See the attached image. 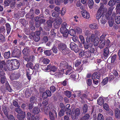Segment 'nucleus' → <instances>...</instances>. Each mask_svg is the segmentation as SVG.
I'll use <instances>...</instances> for the list:
<instances>
[{
    "label": "nucleus",
    "instance_id": "f257e3e1",
    "mask_svg": "<svg viewBox=\"0 0 120 120\" xmlns=\"http://www.w3.org/2000/svg\"><path fill=\"white\" fill-rule=\"evenodd\" d=\"M67 26V23L65 22H64L60 30V32L63 34V37L65 38H67L68 35V30L66 28Z\"/></svg>",
    "mask_w": 120,
    "mask_h": 120
},
{
    "label": "nucleus",
    "instance_id": "f03ea898",
    "mask_svg": "<svg viewBox=\"0 0 120 120\" xmlns=\"http://www.w3.org/2000/svg\"><path fill=\"white\" fill-rule=\"evenodd\" d=\"M58 48L59 51L61 52H70V51L67 48L66 45L64 43H60L58 44Z\"/></svg>",
    "mask_w": 120,
    "mask_h": 120
},
{
    "label": "nucleus",
    "instance_id": "7ed1b4c3",
    "mask_svg": "<svg viewBox=\"0 0 120 120\" xmlns=\"http://www.w3.org/2000/svg\"><path fill=\"white\" fill-rule=\"evenodd\" d=\"M101 6L98 9L97 14L96 16V18L97 19H99L102 16L106 14V13L104 12V5L103 4L101 3Z\"/></svg>",
    "mask_w": 120,
    "mask_h": 120
},
{
    "label": "nucleus",
    "instance_id": "20e7f679",
    "mask_svg": "<svg viewBox=\"0 0 120 120\" xmlns=\"http://www.w3.org/2000/svg\"><path fill=\"white\" fill-rule=\"evenodd\" d=\"M80 114V110L78 108L73 109L71 113V117L73 120L75 119L76 117L79 116Z\"/></svg>",
    "mask_w": 120,
    "mask_h": 120
},
{
    "label": "nucleus",
    "instance_id": "39448f33",
    "mask_svg": "<svg viewBox=\"0 0 120 120\" xmlns=\"http://www.w3.org/2000/svg\"><path fill=\"white\" fill-rule=\"evenodd\" d=\"M100 41H101L100 43L99 47L100 49L103 48L105 45L108 47L110 44V42L109 39L103 40Z\"/></svg>",
    "mask_w": 120,
    "mask_h": 120
},
{
    "label": "nucleus",
    "instance_id": "423d86ee",
    "mask_svg": "<svg viewBox=\"0 0 120 120\" xmlns=\"http://www.w3.org/2000/svg\"><path fill=\"white\" fill-rule=\"evenodd\" d=\"M60 67L61 69L64 70L67 69H71L72 68L71 66H68V64L65 61H62L60 63Z\"/></svg>",
    "mask_w": 120,
    "mask_h": 120
},
{
    "label": "nucleus",
    "instance_id": "0eeeda50",
    "mask_svg": "<svg viewBox=\"0 0 120 120\" xmlns=\"http://www.w3.org/2000/svg\"><path fill=\"white\" fill-rule=\"evenodd\" d=\"M62 22V20L61 18H58L54 23V27L56 29L59 28L60 25L61 24Z\"/></svg>",
    "mask_w": 120,
    "mask_h": 120
},
{
    "label": "nucleus",
    "instance_id": "6e6552de",
    "mask_svg": "<svg viewBox=\"0 0 120 120\" xmlns=\"http://www.w3.org/2000/svg\"><path fill=\"white\" fill-rule=\"evenodd\" d=\"M110 15L108 13H106L105 15H104L101 19L100 22L102 24H105L107 22V19H109Z\"/></svg>",
    "mask_w": 120,
    "mask_h": 120
},
{
    "label": "nucleus",
    "instance_id": "1a4fd4ad",
    "mask_svg": "<svg viewBox=\"0 0 120 120\" xmlns=\"http://www.w3.org/2000/svg\"><path fill=\"white\" fill-rule=\"evenodd\" d=\"M20 76V74L18 72H15L11 75L10 78L11 80H16L18 79Z\"/></svg>",
    "mask_w": 120,
    "mask_h": 120
},
{
    "label": "nucleus",
    "instance_id": "9d476101",
    "mask_svg": "<svg viewBox=\"0 0 120 120\" xmlns=\"http://www.w3.org/2000/svg\"><path fill=\"white\" fill-rule=\"evenodd\" d=\"M70 48L72 50L74 51L75 52H77L79 51L78 45L73 42H71L70 44Z\"/></svg>",
    "mask_w": 120,
    "mask_h": 120
},
{
    "label": "nucleus",
    "instance_id": "9b49d317",
    "mask_svg": "<svg viewBox=\"0 0 120 120\" xmlns=\"http://www.w3.org/2000/svg\"><path fill=\"white\" fill-rule=\"evenodd\" d=\"M20 65V63L18 60H14L12 61V70H14L18 68Z\"/></svg>",
    "mask_w": 120,
    "mask_h": 120
},
{
    "label": "nucleus",
    "instance_id": "f8f14e48",
    "mask_svg": "<svg viewBox=\"0 0 120 120\" xmlns=\"http://www.w3.org/2000/svg\"><path fill=\"white\" fill-rule=\"evenodd\" d=\"M26 116L28 120H39L38 116H36L35 117L34 116L31 115L30 113L28 112L26 114Z\"/></svg>",
    "mask_w": 120,
    "mask_h": 120
},
{
    "label": "nucleus",
    "instance_id": "ddd939ff",
    "mask_svg": "<svg viewBox=\"0 0 120 120\" xmlns=\"http://www.w3.org/2000/svg\"><path fill=\"white\" fill-rule=\"evenodd\" d=\"M12 62H11V61L9 60H7L6 61V66L7 68L8 69L9 71H11L12 70Z\"/></svg>",
    "mask_w": 120,
    "mask_h": 120
},
{
    "label": "nucleus",
    "instance_id": "4468645a",
    "mask_svg": "<svg viewBox=\"0 0 120 120\" xmlns=\"http://www.w3.org/2000/svg\"><path fill=\"white\" fill-rule=\"evenodd\" d=\"M82 14L83 17L86 19H89L90 17L89 13L86 10L84 11Z\"/></svg>",
    "mask_w": 120,
    "mask_h": 120
},
{
    "label": "nucleus",
    "instance_id": "2eb2a0df",
    "mask_svg": "<svg viewBox=\"0 0 120 120\" xmlns=\"http://www.w3.org/2000/svg\"><path fill=\"white\" fill-rule=\"evenodd\" d=\"M6 64V63L4 61H0V68H3V70L5 71L7 70Z\"/></svg>",
    "mask_w": 120,
    "mask_h": 120
},
{
    "label": "nucleus",
    "instance_id": "dca6fc26",
    "mask_svg": "<svg viewBox=\"0 0 120 120\" xmlns=\"http://www.w3.org/2000/svg\"><path fill=\"white\" fill-rule=\"evenodd\" d=\"M48 68L51 71L55 72L56 71L57 68L55 66L52 65L51 64H49L47 66Z\"/></svg>",
    "mask_w": 120,
    "mask_h": 120
},
{
    "label": "nucleus",
    "instance_id": "f3484780",
    "mask_svg": "<svg viewBox=\"0 0 120 120\" xmlns=\"http://www.w3.org/2000/svg\"><path fill=\"white\" fill-rule=\"evenodd\" d=\"M43 34L44 35V36L43 37L42 41L43 42L45 43L48 40V38L47 36H46L47 35V33L46 32H43Z\"/></svg>",
    "mask_w": 120,
    "mask_h": 120
},
{
    "label": "nucleus",
    "instance_id": "a211bd4d",
    "mask_svg": "<svg viewBox=\"0 0 120 120\" xmlns=\"http://www.w3.org/2000/svg\"><path fill=\"white\" fill-rule=\"evenodd\" d=\"M17 108H16L15 109V111L17 113L19 114H24L25 116L26 115L25 113V112H23L22 110L20 108V107H17Z\"/></svg>",
    "mask_w": 120,
    "mask_h": 120
},
{
    "label": "nucleus",
    "instance_id": "6ab92c4d",
    "mask_svg": "<svg viewBox=\"0 0 120 120\" xmlns=\"http://www.w3.org/2000/svg\"><path fill=\"white\" fill-rule=\"evenodd\" d=\"M35 20L36 21L35 25L37 28L41 24L39 19L38 17H35L34 18Z\"/></svg>",
    "mask_w": 120,
    "mask_h": 120
},
{
    "label": "nucleus",
    "instance_id": "aec40b11",
    "mask_svg": "<svg viewBox=\"0 0 120 120\" xmlns=\"http://www.w3.org/2000/svg\"><path fill=\"white\" fill-rule=\"evenodd\" d=\"M3 111L4 114L6 116L8 115V113L9 111V109L8 108L5 106L3 107Z\"/></svg>",
    "mask_w": 120,
    "mask_h": 120
},
{
    "label": "nucleus",
    "instance_id": "412c9836",
    "mask_svg": "<svg viewBox=\"0 0 120 120\" xmlns=\"http://www.w3.org/2000/svg\"><path fill=\"white\" fill-rule=\"evenodd\" d=\"M114 113L116 117V118L119 117V115H120V110L117 108H116L114 110Z\"/></svg>",
    "mask_w": 120,
    "mask_h": 120
},
{
    "label": "nucleus",
    "instance_id": "4be33fe9",
    "mask_svg": "<svg viewBox=\"0 0 120 120\" xmlns=\"http://www.w3.org/2000/svg\"><path fill=\"white\" fill-rule=\"evenodd\" d=\"M100 77V75L97 73H94L92 75V79H99Z\"/></svg>",
    "mask_w": 120,
    "mask_h": 120
},
{
    "label": "nucleus",
    "instance_id": "5701e85b",
    "mask_svg": "<svg viewBox=\"0 0 120 120\" xmlns=\"http://www.w3.org/2000/svg\"><path fill=\"white\" fill-rule=\"evenodd\" d=\"M40 112V109L38 107H35L33 109L32 113L34 114H37L38 113Z\"/></svg>",
    "mask_w": 120,
    "mask_h": 120
},
{
    "label": "nucleus",
    "instance_id": "b1692460",
    "mask_svg": "<svg viewBox=\"0 0 120 120\" xmlns=\"http://www.w3.org/2000/svg\"><path fill=\"white\" fill-rule=\"evenodd\" d=\"M14 86L18 89H20L22 86L21 82H16L14 83Z\"/></svg>",
    "mask_w": 120,
    "mask_h": 120
},
{
    "label": "nucleus",
    "instance_id": "393cba45",
    "mask_svg": "<svg viewBox=\"0 0 120 120\" xmlns=\"http://www.w3.org/2000/svg\"><path fill=\"white\" fill-rule=\"evenodd\" d=\"M5 25L6 28L7 33L8 34H9L10 33L11 30V27L10 25L8 23L6 24Z\"/></svg>",
    "mask_w": 120,
    "mask_h": 120
},
{
    "label": "nucleus",
    "instance_id": "a878e982",
    "mask_svg": "<svg viewBox=\"0 0 120 120\" xmlns=\"http://www.w3.org/2000/svg\"><path fill=\"white\" fill-rule=\"evenodd\" d=\"M104 102V99L101 97H100L97 100L98 104L100 105L103 104Z\"/></svg>",
    "mask_w": 120,
    "mask_h": 120
},
{
    "label": "nucleus",
    "instance_id": "bb28decb",
    "mask_svg": "<svg viewBox=\"0 0 120 120\" xmlns=\"http://www.w3.org/2000/svg\"><path fill=\"white\" fill-rule=\"evenodd\" d=\"M100 40V39L98 37H97L93 41L94 45L95 46H97L98 45L99 41Z\"/></svg>",
    "mask_w": 120,
    "mask_h": 120
},
{
    "label": "nucleus",
    "instance_id": "cd10ccee",
    "mask_svg": "<svg viewBox=\"0 0 120 120\" xmlns=\"http://www.w3.org/2000/svg\"><path fill=\"white\" fill-rule=\"evenodd\" d=\"M83 114V116L82 117V119H84L86 120H88L90 118V115L88 113H82Z\"/></svg>",
    "mask_w": 120,
    "mask_h": 120
},
{
    "label": "nucleus",
    "instance_id": "c85d7f7f",
    "mask_svg": "<svg viewBox=\"0 0 120 120\" xmlns=\"http://www.w3.org/2000/svg\"><path fill=\"white\" fill-rule=\"evenodd\" d=\"M9 2L10 5V6L11 8L15 7L16 2L15 0H9Z\"/></svg>",
    "mask_w": 120,
    "mask_h": 120
},
{
    "label": "nucleus",
    "instance_id": "c756f323",
    "mask_svg": "<svg viewBox=\"0 0 120 120\" xmlns=\"http://www.w3.org/2000/svg\"><path fill=\"white\" fill-rule=\"evenodd\" d=\"M98 25L96 24H92L90 25L89 27L92 29H96L98 28Z\"/></svg>",
    "mask_w": 120,
    "mask_h": 120
},
{
    "label": "nucleus",
    "instance_id": "7c9ffc66",
    "mask_svg": "<svg viewBox=\"0 0 120 120\" xmlns=\"http://www.w3.org/2000/svg\"><path fill=\"white\" fill-rule=\"evenodd\" d=\"M88 6L89 8H92L94 5V2L93 0H88Z\"/></svg>",
    "mask_w": 120,
    "mask_h": 120
},
{
    "label": "nucleus",
    "instance_id": "2f4dec72",
    "mask_svg": "<svg viewBox=\"0 0 120 120\" xmlns=\"http://www.w3.org/2000/svg\"><path fill=\"white\" fill-rule=\"evenodd\" d=\"M83 110L82 113H86L87 112L88 109V106L86 104L84 105L82 108Z\"/></svg>",
    "mask_w": 120,
    "mask_h": 120
},
{
    "label": "nucleus",
    "instance_id": "473e14b6",
    "mask_svg": "<svg viewBox=\"0 0 120 120\" xmlns=\"http://www.w3.org/2000/svg\"><path fill=\"white\" fill-rule=\"evenodd\" d=\"M68 34H69L71 36H75L76 34L75 31L73 29H71L69 31H68Z\"/></svg>",
    "mask_w": 120,
    "mask_h": 120
},
{
    "label": "nucleus",
    "instance_id": "72a5a7b5",
    "mask_svg": "<svg viewBox=\"0 0 120 120\" xmlns=\"http://www.w3.org/2000/svg\"><path fill=\"white\" fill-rule=\"evenodd\" d=\"M1 76V80H0L1 83L2 84H4L6 81V78H5V76L4 75H2Z\"/></svg>",
    "mask_w": 120,
    "mask_h": 120
},
{
    "label": "nucleus",
    "instance_id": "f704fd0d",
    "mask_svg": "<svg viewBox=\"0 0 120 120\" xmlns=\"http://www.w3.org/2000/svg\"><path fill=\"white\" fill-rule=\"evenodd\" d=\"M34 14H31L30 13H27L26 15V18H29L31 19H33L34 18Z\"/></svg>",
    "mask_w": 120,
    "mask_h": 120
},
{
    "label": "nucleus",
    "instance_id": "c9c22d12",
    "mask_svg": "<svg viewBox=\"0 0 120 120\" xmlns=\"http://www.w3.org/2000/svg\"><path fill=\"white\" fill-rule=\"evenodd\" d=\"M6 39L5 37L2 34H0V41L2 42H5Z\"/></svg>",
    "mask_w": 120,
    "mask_h": 120
},
{
    "label": "nucleus",
    "instance_id": "e433bc0d",
    "mask_svg": "<svg viewBox=\"0 0 120 120\" xmlns=\"http://www.w3.org/2000/svg\"><path fill=\"white\" fill-rule=\"evenodd\" d=\"M116 4L115 0H110L108 3V5L112 7Z\"/></svg>",
    "mask_w": 120,
    "mask_h": 120
},
{
    "label": "nucleus",
    "instance_id": "4c0bfd02",
    "mask_svg": "<svg viewBox=\"0 0 120 120\" xmlns=\"http://www.w3.org/2000/svg\"><path fill=\"white\" fill-rule=\"evenodd\" d=\"M98 120H104V117L103 115L101 113H99L98 116Z\"/></svg>",
    "mask_w": 120,
    "mask_h": 120
},
{
    "label": "nucleus",
    "instance_id": "58836bf2",
    "mask_svg": "<svg viewBox=\"0 0 120 120\" xmlns=\"http://www.w3.org/2000/svg\"><path fill=\"white\" fill-rule=\"evenodd\" d=\"M53 22V21L51 20L50 19L48 20L47 22V24L48 26L49 27H51Z\"/></svg>",
    "mask_w": 120,
    "mask_h": 120
},
{
    "label": "nucleus",
    "instance_id": "ea45409f",
    "mask_svg": "<svg viewBox=\"0 0 120 120\" xmlns=\"http://www.w3.org/2000/svg\"><path fill=\"white\" fill-rule=\"evenodd\" d=\"M65 110L64 109L60 110L59 113V115L60 117H61L64 115L65 112Z\"/></svg>",
    "mask_w": 120,
    "mask_h": 120
},
{
    "label": "nucleus",
    "instance_id": "a19ab883",
    "mask_svg": "<svg viewBox=\"0 0 120 120\" xmlns=\"http://www.w3.org/2000/svg\"><path fill=\"white\" fill-rule=\"evenodd\" d=\"M116 22L118 24L120 23V16H117L115 19Z\"/></svg>",
    "mask_w": 120,
    "mask_h": 120
},
{
    "label": "nucleus",
    "instance_id": "79ce46f5",
    "mask_svg": "<svg viewBox=\"0 0 120 120\" xmlns=\"http://www.w3.org/2000/svg\"><path fill=\"white\" fill-rule=\"evenodd\" d=\"M59 13L56 12H53L52 14V16L54 18H56L59 16Z\"/></svg>",
    "mask_w": 120,
    "mask_h": 120
},
{
    "label": "nucleus",
    "instance_id": "37998d69",
    "mask_svg": "<svg viewBox=\"0 0 120 120\" xmlns=\"http://www.w3.org/2000/svg\"><path fill=\"white\" fill-rule=\"evenodd\" d=\"M65 94L68 98H70L71 96V92L68 91H66L64 92Z\"/></svg>",
    "mask_w": 120,
    "mask_h": 120
},
{
    "label": "nucleus",
    "instance_id": "c03bdc74",
    "mask_svg": "<svg viewBox=\"0 0 120 120\" xmlns=\"http://www.w3.org/2000/svg\"><path fill=\"white\" fill-rule=\"evenodd\" d=\"M6 84L7 85L6 86V87L7 90H8L10 92H12L13 90L11 89L9 85L8 84V82H6Z\"/></svg>",
    "mask_w": 120,
    "mask_h": 120
},
{
    "label": "nucleus",
    "instance_id": "a18cd8bd",
    "mask_svg": "<svg viewBox=\"0 0 120 120\" xmlns=\"http://www.w3.org/2000/svg\"><path fill=\"white\" fill-rule=\"evenodd\" d=\"M114 8L113 7H111L109 8L108 10V12L106 13H108L109 15H110V16H111V14L112 13V11L113 10Z\"/></svg>",
    "mask_w": 120,
    "mask_h": 120
},
{
    "label": "nucleus",
    "instance_id": "49530a36",
    "mask_svg": "<svg viewBox=\"0 0 120 120\" xmlns=\"http://www.w3.org/2000/svg\"><path fill=\"white\" fill-rule=\"evenodd\" d=\"M40 36L36 35H35L33 38L34 40L36 42L40 40Z\"/></svg>",
    "mask_w": 120,
    "mask_h": 120
},
{
    "label": "nucleus",
    "instance_id": "de8ad7c7",
    "mask_svg": "<svg viewBox=\"0 0 120 120\" xmlns=\"http://www.w3.org/2000/svg\"><path fill=\"white\" fill-rule=\"evenodd\" d=\"M16 4L17 7L19 8H20L22 6H23V3L21 2H17Z\"/></svg>",
    "mask_w": 120,
    "mask_h": 120
},
{
    "label": "nucleus",
    "instance_id": "09e8293b",
    "mask_svg": "<svg viewBox=\"0 0 120 120\" xmlns=\"http://www.w3.org/2000/svg\"><path fill=\"white\" fill-rule=\"evenodd\" d=\"M7 118L10 120H15L14 116L11 114H10L7 116Z\"/></svg>",
    "mask_w": 120,
    "mask_h": 120
},
{
    "label": "nucleus",
    "instance_id": "8fccbe9b",
    "mask_svg": "<svg viewBox=\"0 0 120 120\" xmlns=\"http://www.w3.org/2000/svg\"><path fill=\"white\" fill-rule=\"evenodd\" d=\"M49 117L51 120H54L55 118L53 115V114L51 111H50L49 112Z\"/></svg>",
    "mask_w": 120,
    "mask_h": 120
},
{
    "label": "nucleus",
    "instance_id": "3c124183",
    "mask_svg": "<svg viewBox=\"0 0 120 120\" xmlns=\"http://www.w3.org/2000/svg\"><path fill=\"white\" fill-rule=\"evenodd\" d=\"M29 69H28L27 71V72L26 74V76L28 78V79H29V81H30L31 79V74L30 73V72H29L28 71Z\"/></svg>",
    "mask_w": 120,
    "mask_h": 120
},
{
    "label": "nucleus",
    "instance_id": "603ef678",
    "mask_svg": "<svg viewBox=\"0 0 120 120\" xmlns=\"http://www.w3.org/2000/svg\"><path fill=\"white\" fill-rule=\"evenodd\" d=\"M104 108L106 111H108L109 109V106L106 103L104 104L103 106Z\"/></svg>",
    "mask_w": 120,
    "mask_h": 120
},
{
    "label": "nucleus",
    "instance_id": "864d4df0",
    "mask_svg": "<svg viewBox=\"0 0 120 120\" xmlns=\"http://www.w3.org/2000/svg\"><path fill=\"white\" fill-rule=\"evenodd\" d=\"M26 66L27 67H30L31 69H34V67L33 68V64L31 62H30L27 63L26 65Z\"/></svg>",
    "mask_w": 120,
    "mask_h": 120
},
{
    "label": "nucleus",
    "instance_id": "5fc2aeb1",
    "mask_svg": "<svg viewBox=\"0 0 120 120\" xmlns=\"http://www.w3.org/2000/svg\"><path fill=\"white\" fill-rule=\"evenodd\" d=\"M30 51L29 48L26 47L22 51V52H28Z\"/></svg>",
    "mask_w": 120,
    "mask_h": 120
},
{
    "label": "nucleus",
    "instance_id": "6e6d98bb",
    "mask_svg": "<svg viewBox=\"0 0 120 120\" xmlns=\"http://www.w3.org/2000/svg\"><path fill=\"white\" fill-rule=\"evenodd\" d=\"M75 32H76L78 33H80L82 32V30L79 27H75Z\"/></svg>",
    "mask_w": 120,
    "mask_h": 120
},
{
    "label": "nucleus",
    "instance_id": "4d7b16f0",
    "mask_svg": "<svg viewBox=\"0 0 120 120\" xmlns=\"http://www.w3.org/2000/svg\"><path fill=\"white\" fill-rule=\"evenodd\" d=\"M82 44H84V46L85 48L86 49H88L89 47V45H90V44L88 42H85L84 43H82Z\"/></svg>",
    "mask_w": 120,
    "mask_h": 120
},
{
    "label": "nucleus",
    "instance_id": "13d9d810",
    "mask_svg": "<svg viewBox=\"0 0 120 120\" xmlns=\"http://www.w3.org/2000/svg\"><path fill=\"white\" fill-rule=\"evenodd\" d=\"M50 62V60L48 59H44L42 60L43 63L45 64H48Z\"/></svg>",
    "mask_w": 120,
    "mask_h": 120
},
{
    "label": "nucleus",
    "instance_id": "bf43d9fd",
    "mask_svg": "<svg viewBox=\"0 0 120 120\" xmlns=\"http://www.w3.org/2000/svg\"><path fill=\"white\" fill-rule=\"evenodd\" d=\"M20 22L23 26L26 25V21L24 19H20L19 20Z\"/></svg>",
    "mask_w": 120,
    "mask_h": 120
},
{
    "label": "nucleus",
    "instance_id": "052dcab7",
    "mask_svg": "<svg viewBox=\"0 0 120 120\" xmlns=\"http://www.w3.org/2000/svg\"><path fill=\"white\" fill-rule=\"evenodd\" d=\"M36 99V98L34 97H32L30 99V101L31 103H34L35 102Z\"/></svg>",
    "mask_w": 120,
    "mask_h": 120
},
{
    "label": "nucleus",
    "instance_id": "680f3d73",
    "mask_svg": "<svg viewBox=\"0 0 120 120\" xmlns=\"http://www.w3.org/2000/svg\"><path fill=\"white\" fill-rule=\"evenodd\" d=\"M25 95L26 97V98L29 97L31 95L30 92L27 90H26L25 93Z\"/></svg>",
    "mask_w": 120,
    "mask_h": 120
},
{
    "label": "nucleus",
    "instance_id": "e2e57ef3",
    "mask_svg": "<svg viewBox=\"0 0 120 120\" xmlns=\"http://www.w3.org/2000/svg\"><path fill=\"white\" fill-rule=\"evenodd\" d=\"M53 52H57V47L55 45L53 46L52 49Z\"/></svg>",
    "mask_w": 120,
    "mask_h": 120
},
{
    "label": "nucleus",
    "instance_id": "0e129e2a",
    "mask_svg": "<svg viewBox=\"0 0 120 120\" xmlns=\"http://www.w3.org/2000/svg\"><path fill=\"white\" fill-rule=\"evenodd\" d=\"M79 38L82 43H84L85 40L83 37L81 35H80Z\"/></svg>",
    "mask_w": 120,
    "mask_h": 120
},
{
    "label": "nucleus",
    "instance_id": "69168bd1",
    "mask_svg": "<svg viewBox=\"0 0 120 120\" xmlns=\"http://www.w3.org/2000/svg\"><path fill=\"white\" fill-rule=\"evenodd\" d=\"M61 2L62 3V0H55V3L57 5H60Z\"/></svg>",
    "mask_w": 120,
    "mask_h": 120
},
{
    "label": "nucleus",
    "instance_id": "338daca9",
    "mask_svg": "<svg viewBox=\"0 0 120 120\" xmlns=\"http://www.w3.org/2000/svg\"><path fill=\"white\" fill-rule=\"evenodd\" d=\"M108 79L107 78L104 79L101 82L104 85H105L108 82Z\"/></svg>",
    "mask_w": 120,
    "mask_h": 120
},
{
    "label": "nucleus",
    "instance_id": "774afa93",
    "mask_svg": "<svg viewBox=\"0 0 120 120\" xmlns=\"http://www.w3.org/2000/svg\"><path fill=\"white\" fill-rule=\"evenodd\" d=\"M39 66L38 64H36L34 68V70L35 71H38L39 68Z\"/></svg>",
    "mask_w": 120,
    "mask_h": 120
}]
</instances>
